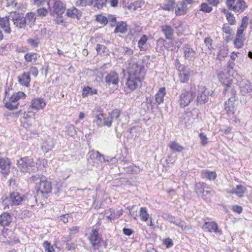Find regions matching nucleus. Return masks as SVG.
Here are the masks:
<instances>
[{
	"label": "nucleus",
	"instance_id": "1",
	"mask_svg": "<svg viewBox=\"0 0 252 252\" xmlns=\"http://www.w3.org/2000/svg\"><path fill=\"white\" fill-rule=\"evenodd\" d=\"M127 69L128 75L126 85L127 89L133 91L141 86V81L146 72L145 68L134 61H129L127 64Z\"/></svg>",
	"mask_w": 252,
	"mask_h": 252
},
{
	"label": "nucleus",
	"instance_id": "2",
	"mask_svg": "<svg viewBox=\"0 0 252 252\" xmlns=\"http://www.w3.org/2000/svg\"><path fill=\"white\" fill-rule=\"evenodd\" d=\"M196 96V89L191 87L189 91L182 90L179 96L178 103L182 108L188 106Z\"/></svg>",
	"mask_w": 252,
	"mask_h": 252
},
{
	"label": "nucleus",
	"instance_id": "3",
	"mask_svg": "<svg viewBox=\"0 0 252 252\" xmlns=\"http://www.w3.org/2000/svg\"><path fill=\"white\" fill-rule=\"evenodd\" d=\"M17 165L23 172H35L37 170L33 159L28 157H24L17 160Z\"/></svg>",
	"mask_w": 252,
	"mask_h": 252
},
{
	"label": "nucleus",
	"instance_id": "4",
	"mask_svg": "<svg viewBox=\"0 0 252 252\" xmlns=\"http://www.w3.org/2000/svg\"><path fill=\"white\" fill-rule=\"evenodd\" d=\"M25 200V198L18 192H13L9 197H6L2 201V204L4 209H8L10 206L18 205Z\"/></svg>",
	"mask_w": 252,
	"mask_h": 252
},
{
	"label": "nucleus",
	"instance_id": "5",
	"mask_svg": "<svg viewBox=\"0 0 252 252\" xmlns=\"http://www.w3.org/2000/svg\"><path fill=\"white\" fill-rule=\"evenodd\" d=\"M88 167L92 168L97 165L105 160L104 156L97 151L92 150L88 154Z\"/></svg>",
	"mask_w": 252,
	"mask_h": 252
},
{
	"label": "nucleus",
	"instance_id": "6",
	"mask_svg": "<svg viewBox=\"0 0 252 252\" xmlns=\"http://www.w3.org/2000/svg\"><path fill=\"white\" fill-rule=\"evenodd\" d=\"M89 240L92 244V246L90 247L91 252H97L98 251L102 239L96 228H93L92 229Z\"/></svg>",
	"mask_w": 252,
	"mask_h": 252
},
{
	"label": "nucleus",
	"instance_id": "7",
	"mask_svg": "<svg viewBox=\"0 0 252 252\" xmlns=\"http://www.w3.org/2000/svg\"><path fill=\"white\" fill-rule=\"evenodd\" d=\"M35 188L38 193L47 194L51 191L52 185L50 182L47 180L46 177L41 175L40 182L36 183Z\"/></svg>",
	"mask_w": 252,
	"mask_h": 252
},
{
	"label": "nucleus",
	"instance_id": "8",
	"mask_svg": "<svg viewBox=\"0 0 252 252\" xmlns=\"http://www.w3.org/2000/svg\"><path fill=\"white\" fill-rule=\"evenodd\" d=\"M226 3L229 10L237 12H242L247 7L243 0H226Z\"/></svg>",
	"mask_w": 252,
	"mask_h": 252
},
{
	"label": "nucleus",
	"instance_id": "9",
	"mask_svg": "<svg viewBox=\"0 0 252 252\" xmlns=\"http://www.w3.org/2000/svg\"><path fill=\"white\" fill-rule=\"evenodd\" d=\"M26 96V94L22 92L15 93L10 97L9 101L5 103V106L9 110L16 109L18 106V103H16L17 101L21 98H25Z\"/></svg>",
	"mask_w": 252,
	"mask_h": 252
},
{
	"label": "nucleus",
	"instance_id": "10",
	"mask_svg": "<svg viewBox=\"0 0 252 252\" xmlns=\"http://www.w3.org/2000/svg\"><path fill=\"white\" fill-rule=\"evenodd\" d=\"M198 88L196 98L197 106L204 104L209 99V92L206 90L205 87L199 86Z\"/></svg>",
	"mask_w": 252,
	"mask_h": 252
},
{
	"label": "nucleus",
	"instance_id": "11",
	"mask_svg": "<svg viewBox=\"0 0 252 252\" xmlns=\"http://www.w3.org/2000/svg\"><path fill=\"white\" fill-rule=\"evenodd\" d=\"M240 93L244 96L251 97L252 85L251 82L246 79H242L239 83Z\"/></svg>",
	"mask_w": 252,
	"mask_h": 252
},
{
	"label": "nucleus",
	"instance_id": "12",
	"mask_svg": "<svg viewBox=\"0 0 252 252\" xmlns=\"http://www.w3.org/2000/svg\"><path fill=\"white\" fill-rule=\"evenodd\" d=\"M10 17L16 27L19 29L25 28L26 24L23 16L15 12H11Z\"/></svg>",
	"mask_w": 252,
	"mask_h": 252
},
{
	"label": "nucleus",
	"instance_id": "13",
	"mask_svg": "<svg viewBox=\"0 0 252 252\" xmlns=\"http://www.w3.org/2000/svg\"><path fill=\"white\" fill-rule=\"evenodd\" d=\"M11 164L10 160L7 158L2 157L0 153V172L4 176L9 173Z\"/></svg>",
	"mask_w": 252,
	"mask_h": 252
},
{
	"label": "nucleus",
	"instance_id": "14",
	"mask_svg": "<svg viewBox=\"0 0 252 252\" xmlns=\"http://www.w3.org/2000/svg\"><path fill=\"white\" fill-rule=\"evenodd\" d=\"M238 103V98L230 97L224 104V109L228 115L233 114Z\"/></svg>",
	"mask_w": 252,
	"mask_h": 252
},
{
	"label": "nucleus",
	"instance_id": "15",
	"mask_svg": "<svg viewBox=\"0 0 252 252\" xmlns=\"http://www.w3.org/2000/svg\"><path fill=\"white\" fill-rule=\"evenodd\" d=\"M174 9L176 16H181L187 13L188 8L185 1H179L175 3Z\"/></svg>",
	"mask_w": 252,
	"mask_h": 252
},
{
	"label": "nucleus",
	"instance_id": "16",
	"mask_svg": "<svg viewBox=\"0 0 252 252\" xmlns=\"http://www.w3.org/2000/svg\"><path fill=\"white\" fill-rule=\"evenodd\" d=\"M65 11V16L68 18L79 20L82 15L81 11L74 6L66 9Z\"/></svg>",
	"mask_w": 252,
	"mask_h": 252
},
{
	"label": "nucleus",
	"instance_id": "17",
	"mask_svg": "<svg viewBox=\"0 0 252 252\" xmlns=\"http://www.w3.org/2000/svg\"><path fill=\"white\" fill-rule=\"evenodd\" d=\"M66 4L60 0H56L53 3V11L58 16H62L66 10Z\"/></svg>",
	"mask_w": 252,
	"mask_h": 252
},
{
	"label": "nucleus",
	"instance_id": "18",
	"mask_svg": "<svg viewBox=\"0 0 252 252\" xmlns=\"http://www.w3.org/2000/svg\"><path fill=\"white\" fill-rule=\"evenodd\" d=\"M163 217L165 220L168 221L170 223H173L181 227L182 230H184L185 229L186 226L184 224V222L180 219L177 218L168 213L164 214Z\"/></svg>",
	"mask_w": 252,
	"mask_h": 252
},
{
	"label": "nucleus",
	"instance_id": "19",
	"mask_svg": "<svg viewBox=\"0 0 252 252\" xmlns=\"http://www.w3.org/2000/svg\"><path fill=\"white\" fill-rule=\"evenodd\" d=\"M10 20H11L10 16L0 18V28L7 34H10L11 32Z\"/></svg>",
	"mask_w": 252,
	"mask_h": 252
},
{
	"label": "nucleus",
	"instance_id": "20",
	"mask_svg": "<svg viewBox=\"0 0 252 252\" xmlns=\"http://www.w3.org/2000/svg\"><path fill=\"white\" fill-rule=\"evenodd\" d=\"M105 81L107 85L110 86L112 84L117 86L119 82L118 74L114 71H111L105 77Z\"/></svg>",
	"mask_w": 252,
	"mask_h": 252
},
{
	"label": "nucleus",
	"instance_id": "21",
	"mask_svg": "<svg viewBox=\"0 0 252 252\" xmlns=\"http://www.w3.org/2000/svg\"><path fill=\"white\" fill-rule=\"evenodd\" d=\"M230 73L228 72L220 71L218 73V77L220 81L225 86L231 83L232 79L230 78Z\"/></svg>",
	"mask_w": 252,
	"mask_h": 252
},
{
	"label": "nucleus",
	"instance_id": "22",
	"mask_svg": "<svg viewBox=\"0 0 252 252\" xmlns=\"http://www.w3.org/2000/svg\"><path fill=\"white\" fill-rule=\"evenodd\" d=\"M185 58L189 61H194L196 58V51L189 45H186L184 48Z\"/></svg>",
	"mask_w": 252,
	"mask_h": 252
},
{
	"label": "nucleus",
	"instance_id": "23",
	"mask_svg": "<svg viewBox=\"0 0 252 252\" xmlns=\"http://www.w3.org/2000/svg\"><path fill=\"white\" fill-rule=\"evenodd\" d=\"M192 73L193 70L191 68L189 67H186V68L179 73L180 81L183 83H187Z\"/></svg>",
	"mask_w": 252,
	"mask_h": 252
},
{
	"label": "nucleus",
	"instance_id": "24",
	"mask_svg": "<svg viewBox=\"0 0 252 252\" xmlns=\"http://www.w3.org/2000/svg\"><path fill=\"white\" fill-rule=\"evenodd\" d=\"M203 229L210 232L218 233L220 234H222V231L218 229L217 224L213 222H206L203 226Z\"/></svg>",
	"mask_w": 252,
	"mask_h": 252
},
{
	"label": "nucleus",
	"instance_id": "25",
	"mask_svg": "<svg viewBox=\"0 0 252 252\" xmlns=\"http://www.w3.org/2000/svg\"><path fill=\"white\" fill-rule=\"evenodd\" d=\"M207 184L205 183H198L195 185V190L196 193L198 195L202 194L204 199L207 198L206 197L207 194H209L211 193L210 191L209 190H205L204 189L206 188Z\"/></svg>",
	"mask_w": 252,
	"mask_h": 252
},
{
	"label": "nucleus",
	"instance_id": "26",
	"mask_svg": "<svg viewBox=\"0 0 252 252\" xmlns=\"http://www.w3.org/2000/svg\"><path fill=\"white\" fill-rule=\"evenodd\" d=\"M160 29L167 39L172 40L173 39L174 31L171 26L163 25L160 26Z\"/></svg>",
	"mask_w": 252,
	"mask_h": 252
},
{
	"label": "nucleus",
	"instance_id": "27",
	"mask_svg": "<svg viewBox=\"0 0 252 252\" xmlns=\"http://www.w3.org/2000/svg\"><path fill=\"white\" fill-rule=\"evenodd\" d=\"M223 94L227 97H234V98H237L236 97L237 92L234 86L232 83L224 86Z\"/></svg>",
	"mask_w": 252,
	"mask_h": 252
},
{
	"label": "nucleus",
	"instance_id": "28",
	"mask_svg": "<svg viewBox=\"0 0 252 252\" xmlns=\"http://www.w3.org/2000/svg\"><path fill=\"white\" fill-rule=\"evenodd\" d=\"M200 176L202 178L209 181H214L217 177V173L215 171L208 170H203L201 172Z\"/></svg>",
	"mask_w": 252,
	"mask_h": 252
},
{
	"label": "nucleus",
	"instance_id": "29",
	"mask_svg": "<svg viewBox=\"0 0 252 252\" xmlns=\"http://www.w3.org/2000/svg\"><path fill=\"white\" fill-rule=\"evenodd\" d=\"M18 81L21 85L29 87L31 81L30 73L24 72L21 76L18 77Z\"/></svg>",
	"mask_w": 252,
	"mask_h": 252
},
{
	"label": "nucleus",
	"instance_id": "30",
	"mask_svg": "<svg viewBox=\"0 0 252 252\" xmlns=\"http://www.w3.org/2000/svg\"><path fill=\"white\" fill-rule=\"evenodd\" d=\"M24 18L26 25L31 28L35 24L36 14L33 12H28Z\"/></svg>",
	"mask_w": 252,
	"mask_h": 252
},
{
	"label": "nucleus",
	"instance_id": "31",
	"mask_svg": "<svg viewBox=\"0 0 252 252\" xmlns=\"http://www.w3.org/2000/svg\"><path fill=\"white\" fill-rule=\"evenodd\" d=\"M116 28L114 30V33H126L127 31V25L126 22L124 21L118 22L116 25Z\"/></svg>",
	"mask_w": 252,
	"mask_h": 252
},
{
	"label": "nucleus",
	"instance_id": "32",
	"mask_svg": "<svg viewBox=\"0 0 252 252\" xmlns=\"http://www.w3.org/2000/svg\"><path fill=\"white\" fill-rule=\"evenodd\" d=\"M12 220V217L8 213H3L0 215V224L3 226L9 225Z\"/></svg>",
	"mask_w": 252,
	"mask_h": 252
},
{
	"label": "nucleus",
	"instance_id": "33",
	"mask_svg": "<svg viewBox=\"0 0 252 252\" xmlns=\"http://www.w3.org/2000/svg\"><path fill=\"white\" fill-rule=\"evenodd\" d=\"M46 103L43 98H38L34 99L32 101L31 107L35 109H39L43 108Z\"/></svg>",
	"mask_w": 252,
	"mask_h": 252
},
{
	"label": "nucleus",
	"instance_id": "34",
	"mask_svg": "<svg viewBox=\"0 0 252 252\" xmlns=\"http://www.w3.org/2000/svg\"><path fill=\"white\" fill-rule=\"evenodd\" d=\"M165 94L166 91L165 88H160L158 92L155 95V101L157 104H160L163 102L164 96Z\"/></svg>",
	"mask_w": 252,
	"mask_h": 252
},
{
	"label": "nucleus",
	"instance_id": "35",
	"mask_svg": "<svg viewBox=\"0 0 252 252\" xmlns=\"http://www.w3.org/2000/svg\"><path fill=\"white\" fill-rule=\"evenodd\" d=\"M175 2L174 0H167L160 4L159 9L167 11H173L174 9Z\"/></svg>",
	"mask_w": 252,
	"mask_h": 252
},
{
	"label": "nucleus",
	"instance_id": "36",
	"mask_svg": "<svg viewBox=\"0 0 252 252\" xmlns=\"http://www.w3.org/2000/svg\"><path fill=\"white\" fill-rule=\"evenodd\" d=\"M168 146L173 151L176 152H181L184 150V148L182 146L175 141H170L168 144Z\"/></svg>",
	"mask_w": 252,
	"mask_h": 252
},
{
	"label": "nucleus",
	"instance_id": "37",
	"mask_svg": "<svg viewBox=\"0 0 252 252\" xmlns=\"http://www.w3.org/2000/svg\"><path fill=\"white\" fill-rule=\"evenodd\" d=\"M148 38L147 36L146 35H143L138 41V47L139 48L140 51H144L147 50V46L146 45V42Z\"/></svg>",
	"mask_w": 252,
	"mask_h": 252
},
{
	"label": "nucleus",
	"instance_id": "38",
	"mask_svg": "<svg viewBox=\"0 0 252 252\" xmlns=\"http://www.w3.org/2000/svg\"><path fill=\"white\" fill-rule=\"evenodd\" d=\"M111 215L110 217V221L111 222L114 221L115 219L119 218L123 215V210L122 209L118 210L114 208H111Z\"/></svg>",
	"mask_w": 252,
	"mask_h": 252
},
{
	"label": "nucleus",
	"instance_id": "39",
	"mask_svg": "<svg viewBox=\"0 0 252 252\" xmlns=\"http://www.w3.org/2000/svg\"><path fill=\"white\" fill-rule=\"evenodd\" d=\"M97 90L96 89H92L90 87L84 88L82 91V96L85 97L88 96L89 94H97Z\"/></svg>",
	"mask_w": 252,
	"mask_h": 252
},
{
	"label": "nucleus",
	"instance_id": "40",
	"mask_svg": "<svg viewBox=\"0 0 252 252\" xmlns=\"http://www.w3.org/2000/svg\"><path fill=\"white\" fill-rule=\"evenodd\" d=\"M121 114V111L118 109H114L111 112L108 113V117L112 120H118Z\"/></svg>",
	"mask_w": 252,
	"mask_h": 252
},
{
	"label": "nucleus",
	"instance_id": "41",
	"mask_svg": "<svg viewBox=\"0 0 252 252\" xmlns=\"http://www.w3.org/2000/svg\"><path fill=\"white\" fill-rule=\"evenodd\" d=\"M139 216L141 218V220L143 221H146L148 220L149 215L147 212V210L146 207L140 208Z\"/></svg>",
	"mask_w": 252,
	"mask_h": 252
},
{
	"label": "nucleus",
	"instance_id": "42",
	"mask_svg": "<svg viewBox=\"0 0 252 252\" xmlns=\"http://www.w3.org/2000/svg\"><path fill=\"white\" fill-rule=\"evenodd\" d=\"M109 0H94V6L98 9H102L104 7H106L107 2Z\"/></svg>",
	"mask_w": 252,
	"mask_h": 252
},
{
	"label": "nucleus",
	"instance_id": "43",
	"mask_svg": "<svg viewBox=\"0 0 252 252\" xmlns=\"http://www.w3.org/2000/svg\"><path fill=\"white\" fill-rule=\"evenodd\" d=\"M24 59L27 62H32V60L35 62L37 60V55L36 54L33 52L28 53L25 55Z\"/></svg>",
	"mask_w": 252,
	"mask_h": 252
},
{
	"label": "nucleus",
	"instance_id": "44",
	"mask_svg": "<svg viewBox=\"0 0 252 252\" xmlns=\"http://www.w3.org/2000/svg\"><path fill=\"white\" fill-rule=\"evenodd\" d=\"M227 49L224 46L220 47L218 55V58L221 60L222 58H225L227 55Z\"/></svg>",
	"mask_w": 252,
	"mask_h": 252
},
{
	"label": "nucleus",
	"instance_id": "45",
	"mask_svg": "<svg viewBox=\"0 0 252 252\" xmlns=\"http://www.w3.org/2000/svg\"><path fill=\"white\" fill-rule=\"evenodd\" d=\"M245 188L242 185H237L234 189L235 194L239 196H242L245 191Z\"/></svg>",
	"mask_w": 252,
	"mask_h": 252
},
{
	"label": "nucleus",
	"instance_id": "46",
	"mask_svg": "<svg viewBox=\"0 0 252 252\" xmlns=\"http://www.w3.org/2000/svg\"><path fill=\"white\" fill-rule=\"evenodd\" d=\"M226 17L228 23L230 25H235L236 24L235 18L234 15L230 12L226 13Z\"/></svg>",
	"mask_w": 252,
	"mask_h": 252
},
{
	"label": "nucleus",
	"instance_id": "47",
	"mask_svg": "<svg viewBox=\"0 0 252 252\" xmlns=\"http://www.w3.org/2000/svg\"><path fill=\"white\" fill-rule=\"evenodd\" d=\"M103 117V115L102 113H100L98 115H97L95 117V120L94 122L96 123L98 127H102L103 126L102 125V118Z\"/></svg>",
	"mask_w": 252,
	"mask_h": 252
},
{
	"label": "nucleus",
	"instance_id": "48",
	"mask_svg": "<svg viewBox=\"0 0 252 252\" xmlns=\"http://www.w3.org/2000/svg\"><path fill=\"white\" fill-rule=\"evenodd\" d=\"M96 20L101 24L106 25L108 23V17H106L101 15L96 16Z\"/></svg>",
	"mask_w": 252,
	"mask_h": 252
},
{
	"label": "nucleus",
	"instance_id": "49",
	"mask_svg": "<svg viewBox=\"0 0 252 252\" xmlns=\"http://www.w3.org/2000/svg\"><path fill=\"white\" fill-rule=\"evenodd\" d=\"M200 10L205 12L209 13L212 10V7L208 4L203 3L200 5Z\"/></svg>",
	"mask_w": 252,
	"mask_h": 252
},
{
	"label": "nucleus",
	"instance_id": "50",
	"mask_svg": "<svg viewBox=\"0 0 252 252\" xmlns=\"http://www.w3.org/2000/svg\"><path fill=\"white\" fill-rule=\"evenodd\" d=\"M37 16L42 17H45L48 13L47 10L45 8H38L36 10Z\"/></svg>",
	"mask_w": 252,
	"mask_h": 252
},
{
	"label": "nucleus",
	"instance_id": "51",
	"mask_svg": "<svg viewBox=\"0 0 252 252\" xmlns=\"http://www.w3.org/2000/svg\"><path fill=\"white\" fill-rule=\"evenodd\" d=\"M43 247L45 249V252H54V249L53 247L51 246V244L48 241H45L43 243Z\"/></svg>",
	"mask_w": 252,
	"mask_h": 252
},
{
	"label": "nucleus",
	"instance_id": "52",
	"mask_svg": "<svg viewBox=\"0 0 252 252\" xmlns=\"http://www.w3.org/2000/svg\"><path fill=\"white\" fill-rule=\"evenodd\" d=\"M112 120L108 117H106L103 118L102 125L103 126H106L108 127H110L112 126Z\"/></svg>",
	"mask_w": 252,
	"mask_h": 252
},
{
	"label": "nucleus",
	"instance_id": "53",
	"mask_svg": "<svg viewBox=\"0 0 252 252\" xmlns=\"http://www.w3.org/2000/svg\"><path fill=\"white\" fill-rule=\"evenodd\" d=\"M249 19L247 16H245L242 20L241 24L239 28L244 31L247 27L248 24Z\"/></svg>",
	"mask_w": 252,
	"mask_h": 252
},
{
	"label": "nucleus",
	"instance_id": "54",
	"mask_svg": "<svg viewBox=\"0 0 252 252\" xmlns=\"http://www.w3.org/2000/svg\"><path fill=\"white\" fill-rule=\"evenodd\" d=\"M108 21L111 22L110 26L111 27H115L118 23L117 22L116 17L114 15H108Z\"/></svg>",
	"mask_w": 252,
	"mask_h": 252
},
{
	"label": "nucleus",
	"instance_id": "55",
	"mask_svg": "<svg viewBox=\"0 0 252 252\" xmlns=\"http://www.w3.org/2000/svg\"><path fill=\"white\" fill-rule=\"evenodd\" d=\"M106 47L104 45L97 44L96 47V50L98 54H102L105 52Z\"/></svg>",
	"mask_w": 252,
	"mask_h": 252
},
{
	"label": "nucleus",
	"instance_id": "56",
	"mask_svg": "<svg viewBox=\"0 0 252 252\" xmlns=\"http://www.w3.org/2000/svg\"><path fill=\"white\" fill-rule=\"evenodd\" d=\"M173 27L178 31H180V29L182 27L183 23L179 20H172Z\"/></svg>",
	"mask_w": 252,
	"mask_h": 252
},
{
	"label": "nucleus",
	"instance_id": "57",
	"mask_svg": "<svg viewBox=\"0 0 252 252\" xmlns=\"http://www.w3.org/2000/svg\"><path fill=\"white\" fill-rule=\"evenodd\" d=\"M213 40L210 37H207L204 40V43L209 50L214 49L212 46Z\"/></svg>",
	"mask_w": 252,
	"mask_h": 252
},
{
	"label": "nucleus",
	"instance_id": "58",
	"mask_svg": "<svg viewBox=\"0 0 252 252\" xmlns=\"http://www.w3.org/2000/svg\"><path fill=\"white\" fill-rule=\"evenodd\" d=\"M28 43L33 47H37L39 44V41L38 39H33L30 38L27 40Z\"/></svg>",
	"mask_w": 252,
	"mask_h": 252
},
{
	"label": "nucleus",
	"instance_id": "59",
	"mask_svg": "<svg viewBox=\"0 0 252 252\" xmlns=\"http://www.w3.org/2000/svg\"><path fill=\"white\" fill-rule=\"evenodd\" d=\"M90 2L92 3V1L91 0H77L75 2V4L77 6H84Z\"/></svg>",
	"mask_w": 252,
	"mask_h": 252
},
{
	"label": "nucleus",
	"instance_id": "60",
	"mask_svg": "<svg viewBox=\"0 0 252 252\" xmlns=\"http://www.w3.org/2000/svg\"><path fill=\"white\" fill-rule=\"evenodd\" d=\"M235 65V63L233 61H229L227 64V71L229 73H231V72L234 70Z\"/></svg>",
	"mask_w": 252,
	"mask_h": 252
},
{
	"label": "nucleus",
	"instance_id": "61",
	"mask_svg": "<svg viewBox=\"0 0 252 252\" xmlns=\"http://www.w3.org/2000/svg\"><path fill=\"white\" fill-rule=\"evenodd\" d=\"M67 132L68 135L73 136L75 134L74 126L72 125L68 126L67 127Z\"/></svg>",
	"mask_w": 252,
	"mask_h": 252
},
{
	"label": "nucleus",
	"instance_id": "62",
	"mask_svg": "<svg viewBox=\"0 0 252 252\" xmlns=\"http://www.w3.org/2000/svg\"><path fill=\"white\" fill-rule=\"evenodd\" d=\"M55 20V22L56 24L57 25H62L65 26V22L64 19L63 18L62 16H58Z\"/></svg>",
	"mask_w": 252,
	"mask_h": 252
},
{
	"label": "nucleus",
	"instance_id": "63",
	"mask_svg": "<svg viewBox=\"0 0 252 252\" xmlns=\"http://www.w3.org/2000/svg\"><path fill=\"white\" fill-rule=\"evenodd\" d=\"M199 138L201 140V143L203 145H206L208 143V138L204 133H199Z\"/></svg>",
	"mask_w": 252,
	"mask_h": 252
},
{
	"label": "nucleus",
	"instance_id": "64",
	"mask_svg": "<svg viewBox=\"0 0 252 252\" xmlns=\"http://www.w3.org/2000/svg\"><path fill=\"white\" fill-rule=\"evenodd\" d=\"M30 74H32L34 77H37L38 74V70L36 67L35 66H32L30 68V72H29Z\"/></svg>",
	"mask_w": 252,
	"mask_h": 252
}]
</instances>
